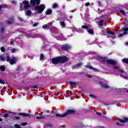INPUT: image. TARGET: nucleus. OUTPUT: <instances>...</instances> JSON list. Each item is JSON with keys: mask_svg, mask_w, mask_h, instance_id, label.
I'll return each mask as SVG.
<instances>
[{"mask_svg": "<svg viewBox=\"0 0 128 128\" xmlns=\"http://www.w3.org/2000/svg\"><path fill=\"white\" fill-rule=\"evenodd\" d=\"M35 36H36L34 38H38V35L36 34Z\"/></svg>", "mask_w": 128, "mask_h": 128, "instance_id": "6e6d98bb", "label": "nucleus"}, {"mask_svg": "<svg viewBox=\"0 0 128 128\" xmlns=\"http://www.w3.org/2000/svg\"><path fill=\"white\" fill-rule=\"evenodd\" d=\"M40 60H44V55L42 54H40Z\"/></svg>", "mask_w": 128, "mask_h": 128, "instance_id": "2f4dec72", "label": "nucleus"}, {"mask_svg": "<svg viewBox=\"0 0 128 128\" xmlns=\"http://www.w3.org/2000/svg\"><path fill=\"white\" fill-rule=\"evenodd\" d=\"M89 96L90 98H94V100H96V98H97L96 96V95L90 94L89 95Z\"/></svg>", "mask_w": 128, "mask_h": 128, "instance_id": "dca6fc26", "label": "nucleus"}, {"mask_svg": "<svg viewBox=\"0 0 128 128\" xmlns=\"http://www.w3.org/2000/svg\"><path fill=\"white\" fill-rule=\"evenodd\" d=\"M122 62H126V64H128V58H127V59H122Z\"/></svg>", "mask_w": 128, "mask_h": 128, "instance_id": "4be33fe9", "label": "nucleus"}, {"mask_svg": "<svg viewBox=\"0 0 128 128\" xmlns=\"http://www.w3.org/2000/svg\"><path fill=\"white\" fill-rule=\"evenodd\" d=\"M14 42L12 41V42H11V44L13 43Z\"/></svg>", "mask_w": 128, "mask_h": 128, "instance_id": "0e129e2a", "label": "nucleus"}, {"mask_svg": "<svg viewBox=\"0 0 128 128\" xmlns=\"http://www.w3.org/2000/svg\"><path fill=\"white\" fill-rule=\"evenodd\" d=\"M86 68H90V70H95L96 72V70H98L97 69L94 68L92 66H86Z\"/></svg>", "mask_w": 128, "mask_h": 128, "instance_id": "2eb2a0df", "label": "nucleus"}, {"mask_svg": "<svg viewBox=\"0 0 128 128\" xmlns=\"http://www.w3.org/2000/svg\"><path fill=\"white\" fill-rule=\"evenodd\" d=\"M38 88V86H32V88Z\"/></svg>", "mask_w": 128, "mask_h": 128, "instance_id": "c03bdc74", "label": "nucleus"}, {"mask_svg": "<svg viewBox=\"0 0 128 128\" xmlns=\"http://www.w3.org/2000/svg\"><path fill=\"white\" fill-rule=\"evenodd\" d=\"M20 20H22V18H20Z\"/></svg>", "mask_w": 128, "mask_h": 128, "instance_id": "69168bd1", "label": "nucleus"}, {"mask_svg": "<svg viewBox=\"0 0 128 128\" xmlns=\"http://www.w3.org/2000/svg\"><path fill=\"white\" fill-rule=\"evenodd\" d=\"M122 30L124 32L123 34H119L118 35V38H122V36H124V34H126V32H128V28H123Z\"/></svg>", "mask_w": 128, "mask_h": 128, "instance_id": "39448f33", "label": "nucleus"}, {"mask_svg": "<svg viewBox=\"0 0 128 128\" xmlns=\"http://www.w3.org/2000/svg\"><path fill=\"white\" fill-rule=\"evenodd\" d=\"M0 128H2V126H0Z\"/></svg>", "mask_w": 128, "mask_h": 128, "instance_id": "338daca9", "label": "nucleus"}, {"mask_svg": "<svg viewBox=\"0 0 128 128\" xmlns=\"http://www.w3.org/2000/svg\"><path fill=\"white\" fill-rule=\"evenodd\" d=\"M101 86H102V88H110V86H108V85L105 84H102Z\"/></svg>", "mask_w": 128, "mask_h": 128, "instance_id": "ddd939ff", "label": "nucleus"}, {"mask_svg": "<svg viewBox=\"0 0 128 128\" xmlns=\"http://www.w3.org/2000/svg\"><path fill=\"white\" fill-rule=\"evenodd\" d=\"M12 22H14V18H12L11 19H10V20H9L8 21L7 23L8 24H12Z\"/></svg>", "mask_w": 128, "mask_h": 128, "instance_id": "f3484780", "label": "nucleus"}, {"mask_svg": "<svg viewBox=\"0 0 128 128\" xmlns=\"http://www.w3.org/2000/svg\"><path fill=\"white\" fill-rule=\"evenodd\" d=\"M82 28H85L86 30H88V27L86 26L83 25L82 26Z\"/></svg>", "mask_w": 128, "mask_h": 128, "instance_id": "393cba45", "label": "nucleus"}, {"mask_svg": "<svg viewBox=\"0 0 128 128\" xmlns=\"http://www.w3.org/2000/svg\"><path fill=\"white\" fill-rule=\"evenodd\" d=\"M113 68H114L115 70H118V72L120 73V76H122V78H125L126 80H128V76L126 74V72L124 71V70L122 68H120V67L114 66L113 67Z\"/></svg>", "mask_w": 128, "mask_h": 128, "instance_id": "20e7f679", "label": "nucleus"}, {"mask_svg": "<svg viewBox=\"0 0 128 128\" xmlns=\"http://www.w3.org/2000/svg\"><path fill=\"white\" fill-rule=\"evenodd\" d=\"M72 48L68 44H65L62 46V49L64 50H70Z\"/></svg>", "mask_w": 128, "mask_h": 128, "instance_id": "1a4fd4ad", "label": "nucleus"}, {"mask_svg": "<svg viewBox=\"0 0 128 128\" xmlns=\"http://www.w3.org/2000/svg\"><path fill=\"white\" fill-rule=\"evenodd\" d=\"M82 66V63H78L76 65V66Z\"/></svg>", "mask_w": 128, "mask_h": 128, "instance_id": "ea45409f", "label": "nucleus"}, {"mask_svg": "<svg viewBox=\"0 0 128 128\" xmlns=\"http://www.w3.org/2000/svg\"><path fill=\"white\" fill-rule=\"evenodd\" d=\"M0 70L2 72H4V70H6V67H4V66H1L0 67Z\"/></svg>", "mask_w": 128, "mask_h": 128, "instance_id": "aec40b11", "label": "nucleus"}, {"mask_svg": "<svg viewBox=\"0 0 128 128\" xmlns=\"http://www.w3.org/2000/svg\"><path fill=\"white\" fill-rule=\"evenodd\" d=\"M96 114L98 116H100V113L98 112H96Z\"/></svg>", "mask_w": 128, "mask_h": 128, "instance_id": "3c124183", "label": "nucleus"}, {"mask_svg": "<svg viewBox=\"0 0 128 128\" xmlns=\"http://www.w3.org/2000/svg\"><path fill=\"white\" fill-rule=\"evenodd\" d=\"M58 8V4H53L52 8Z\"/></svg>", "mask_w": 128, "mask_h": 128, "instance_id": "b1692460", "label": "nucleus"}, {"mask_svg": "<svg viewBox=\"0 0 128 128\" xmlns=\"http://www.w3.org/2000/svg\"><path fill=\"white\" fill-rule=\"evenodd\" d=\"M115 92H120V89L119 88L115 89Z\"/></svg>", "mask_w": 128, "mask_h": 128, "instance_id": "a18cd8bd", "label": "nucleus"}, {"mask_svg": "<svg viewBox=\"0 0 128 128\" xmlns=\"http://www.w3.org/2000/svg\"><path fill=\"white\" fill-rule=\"evenodd\" d=\"M9 116H10L8 115V114H6L4 115V118H8Z\"/></svg>", "mask_w": 128, "mask_h": 128, "instance_id": "58836bf2", "label": "nucleus"}, {"mask_svg": "<svg viewBox=\"0 0 128 128\" xmlns=\"http://www.w3.org/2000/svg\"><path fill=\"white\" fill-rule=\"evenodd\" d=\"M118 120H119V122H122V124L128 122V118H126V117H124L122 119L118 118Z\"/></svg>", "mask_w": 128, "mask_h": 128, "instance_id": "423d86ee", "label": "nucleus"}, {"mask_svg": "<svg viewBox=\"0 0 128 128\" xmlns=\"http://www.w3.org/2000/svg\"><path fill=\"white\" fill-rule=\"evenodd\" d=\"M15 128H22V126H20L19 124H16L14 125Z\"/></svg>", "mask_w": 128, "mask_h": 128, "instance_id": "7c9ffc66", "label": "nucleus"}, {"mask_svg": "<svg viewBox=\"0 0 128 128\" xmlns=\"http://www.w3.org/2000/svg\"><path fill=\"white\" fill-rule=\"evenodd\" d=\"M0 58L1 60H2V62H4V60H6V58H4V57L2 56H0Z\"/></svg>", "mask_w": 128, "mask_h": 128, "instance_id": "c85d7f7f", "label": "nucleus"}, {"mask_svg": "<svg viewBox=\"0 0 128 128\" xmlns=\"http://www.w3.org/2000/svg\"><path fill=\"white\" fill-rule=\"evenodd\" d=\"M18 114L20 116H25V117H28V116H30V114H28V113H20L19 112Z\"/></svg>", "mask_w": 128, "mask_h": 128, "instance_id": "9b49d317", "label": "nucleus"}, {"mask_svg": "<svg viewBox=\"0 0 128 128\" xmlns=\"http://www.w3.org/2000/svg\"><path fill=\"white\" fill-rule=\"evenodd\" d=\"M6 60L7 62H10V56H7Z\"/></svg>", "mask_w": 128, "mask_h": 128, "instance_id": "f704fd0d", "label": "nucleus"}, {"mask_svg": "<svg viewBox=\"0 0 128 128\" xmlns=\"http://www.w3.org/2000/svg\"><path fill=\"white\" fill-rule=\"evenodd\" d=\"M21 125L23 126H26V122L22 123Z\"/></svg>", "mask_w": 128, "mask_h": 128, "instance_id": "79ce46f5", "label": "nucleus"}, {"mask_svg": "<svg viewBox=\"0 0 128 128\" xmlns=\"http://www.w3.org/2000/svg\"><path fill=\"white\" fill-rule=\"evenodd\" d=\"M68 60V58L66 56H60L52 59V64H58V62H66Z\"/></svg>", "mask_w": 128, "mask_h": 128, "instance_id": "f03ea898", "label": "nucleus"}, {"mask_svg": "<svg viewBox=\"0 0 128 128\" xmlns=\"http://www.w3.org/2000/svg\"><path fill=\"white\" fill-rule=\"evenodd\" d=\"M106 62H108V64H118V62H116V61H114L112 60H107Z\"/></svg>", "mask_w": 128, "mask_h": 128, "instance_id": "0eeeda50", "label": "nucleus"}, {"mask_svg": "<svg viewBox=\"0 0 128 128\" xmlns=\"http://www.w3.org/2000/svg\"><path fill=\"white\" fill-rule=\"evenodd\" d=\"M52 11L51 10H48L46 12V15L52 14Z\"/></svg>", "mask_w": 128, "mask_h": 128, "instance_id": "4468645a", "label": "nucleus"}, {"mask_svg": "<svg viewBox=\"0 0 128 128\" xmlns=\"http://www.w3.org/2000/svg\"><path fill=\"white\" fill-rule=\"evenodd\" d=\"M102 24H104V20H102L99 21V26H102Z\"/></svg>", "mask_w": 128, "mask_h": 128, "instance_id": "412c9836", "label": "nucleus"}, {"mask_svg": "<svg viewBox=\"0 0 128 128\" xmlns=\"http://www.w3.org/2000/svg\"><path fill=\"white\" fill-rule=\"evenodd\" d=\"M16 52V48H12V54H14V53Z\"/></svg>", "mask_w": 128, "mask_h": 128, "instance_id": "473e14b6", "label": "nucleus"}, {"mask_svg": "<svg viewBox=\"0 0 128 128\" xmlns=\"http://www.w3.org/2000/svg\"><path fill=\"white\" fill-rule=\"evenodd\" d=\"M15 118L16 120H20V118L18 117H16Z\"/></svg>", "mask_w": 128, "mask_h": 128, "instance_id": "603ef678", "label": "nucleus"}, {"mask_svg": "<svg viewBox=\"0 0 128 128\" xmlns=\"http://www.w3.org/2000/svg\"><path fill=\"white\" fill-rule=\"evenodd\" d=\"M76 12V9L72 10L70 11L71 12Z\"/></svg>", "mask_w": 128, "mask_h": 128, "instance_id": "09e8293b", "label": "nucleus"}, {"mask_svg": "<svg viewBox=\"0 0 128 128\" xmlns=\"http://www.w3.org/2000/svg\"><path fill=\"white\" fill-rule=\"evenodd\" d=\"M49 126H52V124H49Z\"/></svg>", "mask_w": 128, "mask_h": 128, "instance_id": "052dcab7", "label": "nucleus"}, {"mask_svg": "<svg viewBox=\"0 0 128 128\" xmlns=\"http://www.w3.org/2000/svg\"><path fill=\"white\" fill-rule=\"evenodd\" d=\"M125 44H126V46H128V42H126L125 43Z\"/></svg>", "mask_w": 128, "mask_h": 128, "instance_id": "5fc2aeb1", "label": "nucleus"}, {"mask_svg": "<svg viewBox=\"0 0 128 128\" xmlns=\"http://www.w3.org/2000/svg\"><path fill=\"white\" fill-rule=\"evenodd\" d=\"M36 118L38 120H42V118H45V117L44 116H40L39 117H36Z\"/></svg>", "mask_w": 128, "mask_h": 128, "instance_id": "a878e982", "label": "nucleus"}, {"mask_svg": "<svg viewBox=\"0 0 128 128\" xmlns=\"http://www.w3.org/2000/svg\"><path fill=\"white\" fill-rule=\"evenodd\" d=\"M1 50V52H6V50H4V47H2L0 48Z\"/></svg>", "mask_w": 128, "mask_h": 128, "instance_id": "72a5a7b5", "label": "nucleus"}, {"mask_svg": "<svg viewBox=\"0 0 128 128\" xmlns=\"http://www.w3.org/2000/svg\"><path fill=\"white\" fill-rule=\"evenodd\" d=\"M12 4H16V2H15V1H12Z\"/></svg>", "mask_w": 128, "mask_h": 128, "instance_id": "864d4df0", "label": "nucleus"}, {"mask_svg": "<svg viewBox=\"0 0 128 128\" xmlns=\"http://www.w3.org/2000/svg\"><path fill=\"white\" fill-rule=\"evenodd\" d=\"M0 84H4V82L0 79Z\"/></svg>", "mask_w": 128, "mask_h": 128, "instance_id": "e433bc0d", "label": "nucleus"}, {"mask_svg": "<svg viewBox=\"0 0 128 128\" xmlns=\"http://www.w3.org/2000/svg\"><path fill=\"white\" fill-rule=\"evenodd\" d=\"M76 109L73 108L71 110H68L63 114H56V116L57 118H64L65 116H66L76 114Z\"/></svg>", "mask_w": 128, "mask_h": 128, "instance_id": "7ed1b4c3", "label": "nucleus"}, {"mask_svg": "<svg viewBox=\"0 0 128 128\" xmlns=\"http://www.w3.org/2000/svg\"><path fill=\"white\" fill-rule=\"evenodd\" d=\"M68 2H70V0H68Z\"/></svg>", "mask_w": 128, "mask_h": 128, "instance_id": "680f3d73", "label": "nucleus"}, {"mask_svg": "<svg viewBox=\"0 0 128 128\" xmlns=\"http://www.w3.org/2000/svg\"><path fill=\"white\" fill-rule=\"evenodd\" d=\"M127 92L128 93V90H127Z\"/></svg>", "mask_w": 128, "mask_h": 128, "instance_id": "774afa93", "label": "nucleus"}, {"mask_svg": "<svg viewBox=\"0 0 128 128\" xmlns=\"http://www.w3.org/2000/svg\"><path fill=\"white\" fill-rule=\"evenodd\" d=\"M85 6H90V2H87V3H86V4H85Z\"/></svg>", "mask_w": 128, "mask_h": 128, "instance_id": "37998d69", "label": "nucleus"}, {"mask_svg": "<svg viewBox=\"0 0 128 128\" xmlns=\"http://www.w3.org/2000/svg\"><path fill=\"white\" fill-rule=\"evenodd\" d=\"M40 2V0H30V4L32 6H36V4L37 6H38ZM44 8H46V6H44V4H40L39 6L35 7V10L38 14H42L44 10Z\"/></svg>", "mask_w": 128, "mask_h": 128, "instance_id": "f257e3e1", "label": "nucleus"}, {"mask_svg": "<svg viewBox=\"0 0 128 128\" xmlns=\"http://www.w3.org/2000/svg\"><path fill=\"white\" fill-rule=\"evenodd\" d=\"M50 26H52V22H50L48 24H47L44 25L42 26V28H44V29L46 28H48L50 26Z\"/></svg>", "mask_w": 128, "mask_h": 128, "instance_id": "f8f14e48", "label": "nucleus"}, {"mask_svg": "<svg viewBox=\"0 0 128 128\" xmlns=\"http://www.w3.org/2000/svg\"><path fill=\"white\" fill-rule=\"evenodd\" d=\"M86 76L88 78H92V75H90V74H87Z\"/></svg>", "mask_w": 128, "mask_h": 128, "instance_id": "a19ab883", "label": "nucleus"}, {"mask_svg": "<svg viewBox=\"0 0 128 128\" xmlns=\"http://www.w3.org/2000/svg\"><path fill=\"white\" fill-rule=\"evenodd\" d=\"M69 84H70V86H72L73 84H76V83L74 82H70Z\"/></svg>", "mask_w": 128, "mask_h": 128, "instance_id": "cd10ccee", "label": "nucleus"}, {"mask_svg": "<svg viewBox=\"0 0 128 128\" xmlns=\"http://www.w3.org/2000/svg\"><path fill=\"white\" fill-rule=\"evenodd\" d=\"M23 4H24V8L26 10V8H28L30 6L28 5V1H24Z\"/></svg>", "mask_w": 128, "mask_h": 128, "instance_id": "6e6552de", "label": "nucleus"}, {"mask_svg": "<svg viewBox=\"0 0 128 128\" xmlns=\"http://www.w3.org/2000/svg\"><path fill=\"white\" fill-rule=\"evenodd\" d=\"M120 12L122 14H123V16H126V12H124V10H120Z\"/></svg>", "mask_w": 128, "mask_h": 128, "instance_id": "5701e85b", "label": "nucleus"}, {"mask_svg": "<svg viewBox=\"0 0 128 128\" xmlns=\"http://www.w3.org/2000/svg\"><path fill=\"white\" fill-rule=\"evenodd\" d=\"M106 32H107V34H115L114 32H112V31H108L106 30Z\"/></svg>", "mask_w": 128, "mask_h": 128, "instance_id": "a211bd4d", "label": "nucleus"}, {"mask_svg": "<svg viewBox=\"0 0 128 128\" xmlns=\"http://www.w3.org/2000/svg\"><path fill=\"white\" fill-rule=\"evenodd\" d=\"M52 26V25H50V24H49V26Z\"/></svg>", "mask_w": 128, "mask_h": 128, "instance_id": "bf43d9fd", "label": "nucleus"}, {"mask_svg": "<svg viewBox=\"0 0 128 128\" xmlns=\"http://www.w3.org/2000/svg\"><path fill=\"white\" fill-rule=\"evenodd\" d=\"M60 24H61V26H66V24H64V22H61Z\"/></svg>", "mask_w": 128, "mask_h": 128, "instance_id": "c9c22d12", "label": "nucleus"}, {"mask_svg": "<svg viewBox=\"0 0 128 128\" xmlns=\"http://www.w3.org/2000/svg\"><path fill=\"white\" fill-rule=\"evenodd\" d=\"M104 32H102V34H104Z\"/></svg>", "mask_w": 128, "mask_h": 128, "instance_id": "e2e57ef3", "label": "nucleus"}, {"mask_svg": "<svg viewBox=\"0 0 128 128\" xmlns=\"http://www.w3.org/2000/svg\"><path fill=\"white\" fill-rule=\"evenodd\" d=\"M78 32H80V34H82V29H78Z\"/></svg>", "mask_w": 128, "mask_h": 128, "instance_id": "4c0bfd02", "label": "nucleus"}, {"mask_svg": "<svg viewBox=\"0 0 128 128\" xmlns=\"http://www.w3.org/2000/svg\"><path fill=\"white\" fill-rule=\"evenodd\" d=\"M88 34H94V30H88Z\"/></svg>", "mask_w": 128, "mask_h": 128, "instance_id": "bb28decb", "label": "nucleus"}, {"mask_svg": "<svg viewBox=\"0 0 128 128\" xmlns=\"http://www.w3.org/2000/svg\"><path fill=\"white\" fill-rule=\"evenodd\" d=\"M1 32H4V28H2Z\"/></svg>", "mask_w": 128, "mask_h": 128, "instance_id": "de8ad7c7", "label": "nucleus"}, {"mask_svg": "<svg viewBox=\"0 0 128 128\" xmlns=\"http://www.w3.org/2000/svg\"><path fill=\"white\" fill-rule=\"evenodd\" d=\"M18 60H16V58H13L12 59H11L10 60V64H14L16 62V61Z\"/></svg>", "mask_w": 128, "mask_h": 128, "instance_id": "9d476101", "label": "nucleus"}, {"mask_svg": "<svg viewBox=\"0 0 128 128\" xmlns=\"http://www.w3.org/2000/svg\"><path fill=\"white\" fill-rule=\"evenodd\" d=\"M0 122H2V118H0Z\"/></svg>", "mask_w": 128, "mask_h": 128, "instance_id": "4d7b16f0", "label": "nucleus"}, {"mask_svg": "<svg viewBox=\"0 0 128 128\" xmlns=\"http://www.w3.org/2000/svg\"><path fill=\"white\" fill-rule=\"evenodd\" d=\"M32 14V11L30 10H28L26 12V16H30Z\"/></svg>", "mask_w": 128, "mask_h": 128, "instance_id": "6ab92c4d", "label": "nucleus"}, {"mask_svg": "<svg viewBox=\"0 0 128 128\" xmlns=\"http://www.w3.org/2000/svg\"><path fill=\"white\" fill-rule=\"evenodd\" d=\"M2 8V6H0V10Z\"/></svg>", "mask_w": 128, "mask_h": 128, "instance_id": "13d9d810", "label": "nucleus"}, {"mask_svg": "<svg viewBox=\"0 0 128 128\" xmlns=\"http://www.w3.org/2000/svg\"><path fill=\"white\" fill-rule=\"evenodd\" d=\"M38 24V23H34V24L33 26H36Z\"/></svg>", "mask_w": 128, "mask_h": 128, "instance_id": "49530a36", "label": "nucleus"}, {"mask_svg": "<svg viewBox=\"0 0 128 128\" xmlns=\"http://www.w3.org/2000/svg\"><path fill=\"white\" fill-rule=\"evenodd\" d=\"M20 12H22V10H24V8H22V4H20Z\"/></svg>", "mask_w": 128, "mask_h": 128, "instance_id": "c756f323", "label": "nucleus"}, {"mask_svg": "<svg viewBox=\"0 0 128 128\" xmlns=\"http://www.w3.org/2000/svg\"><path fill=\"white\" fill-rule=\"evenodd\" d=\"M116 124H117L118 126H124V124H118V123H116Z\"/></svg>", "mask_w": 128, "mask_h": 128, "instance_id": "8fccbe9b", "label": "nucleus"}]
</instances>
